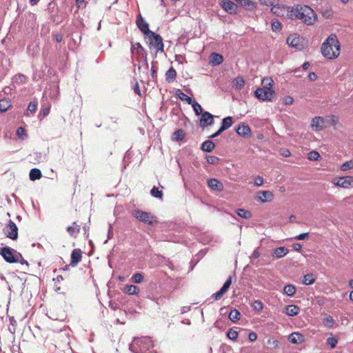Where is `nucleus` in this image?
Returning a JSON list of instances; mask_svg holds the SVG:
<instances>
[{
  "label": "nucleus",
  "instance_id": "nucleus-15",
  "mask_svg": "<svg viewBox=\"0 0 353 353\" xmlns=\"http://www.w3.org/2000/svg\"><path fill=\"white\" fill-rule=\"evenodd\" d=\"M137 25L139 30L146 36H148L152 31L149 30L148 23L143 19L141 14L137 18Z\"/></svg>",
  "mask_w": 353,
  "mask_h": 353
},
{
  "label": "nucleus",
  "instance_id": "nucleus-46",
  "mask_svg": "<svg viewBox=\"0 0 353 353\" xmlns=\"http://www.w3.org/2000/svg\"><path fill=\"white\" fill-rule=\"evenodd\" d=\"M14 79L17 83H26L28 81V77L22 74L15 75Z\"/></svg>",
  "mask_w": 353,
  "mask_h": 353
},
{
  "label": "nucleus",
  "instance_id": "nucleus-29",
  "mask_svg": "<svg viewBox=\"0 0 353 353\" xmlns=\"http://www.w3.org/2000/svg\"><path fill=\"white\" fill-rule=\"evenodd\" d=\"M12 106L11 101L8 99H3L0 100V112L7 111Z\"/></svg>",
  "mask_w": 353,
  "mask_h": 353
},
{
  "label": "nucleus",
  "instance_id": "nucleus-4",
  "mask_svg": "<svg viewBox=\"0 0 353 353\" xmlns=\"http://www.w3.org/2000/svg\"><path fill=\"white\" fill-rule=\"evenodd\" d=\"M147 37L149 39V48L150 49H155L157 53L163 51V39L159 34L152 32Z\"/></svg>",
  "mask_w": 353,
  "mask_h": 353
},
{
  "label": "nucleus",
  "instance_id": "nucleus-54",
  "mask_svg": "<svg viewBox=\"0 0 353 353\" xmlns=\"http://www.w3.org/2000/svg\"><path fill=\"white\" fill-rule=\"evenodd\" d=\"M261 4L267 6H273L274 4H277L279 0H259Z\"/></svg>",
  "mask_w": 353,
  "mask_h": 353
},
{
  "label": "nucleus",
  "instance_id": "nucleus-16",
  "mask_svg": "<svg viewBox=\"0 0 353 353\" xmlns=\"http://www.w3.org/2000/svg\"><path fill=\"white\" fill-rule=\"evenodd\" d=\"M82 254L83 252L79 248L72 250L70 259V265L72 267H75L81 261Z\"/></svg>",
  "mask_w": 353,
  "mask_h": 353
},
{
  "label": "nucleus",
  "instance_id": "nucleus-6",
  "mask_svg": "<svg viewBox=\"0 0 353 353\" xmlns=\"http://www.w3.org/2000/svg\"><path fill=\"white\" fill-rule=\"evenodd\" d=\"M292 7L285 6H278L274 4L272 8L271 12L278 17L290 19V14H291Z\"/></svg>",
  "mask_w": 353,
  "mask_h": 353
},
{
  "label": "nucleus",
  "instance_id": "nucleus-10",
  "mask_svg": "<svg viewBox=\"0 0 353 353\" xmlns=\"http://www.w3.org/2000/svg\"><path fill=\"white\" fill-rule=\"evenodd\" d=\"M4 232L7 237L12 240H15L18 237V228L16 224L12 221H9V223L4 229Z\"/></svg>",
  "mask_w": 353,
  "mask_h": 353
},
{
  "label": "nucleus",
  "instance_id": "nucleus-1",
  "mask_svg": "<svg viewBox=\"0 0 353 353\" xmlns=\"http://www.w3.org/2000/svg\"><path fill=\"white\" fill-rule=\"evenodd\" d=\"M290 19H300L307 26L313 25L316 21V14L314 11L307 6L296 5L292 7Z\"/></svg>",
  "mask_w": 353,
  "mask_h": 353
},
{
  "label": "nucleus",
  "instance_id": "nucleus-28",
  "mask_svg": "<svg viewBox=\"0 0 353 353\" xmlns=\"http://www.w3.org/2000/svg\"><path fill=\"white\" fill-rule=\"evenodd\" d=\"M245 85V81L242 77H237L232 81V86L236 90H241Z\"/></svg>",
  "mask_w": 353,
  "mask_h": 353
},
{
  "label": "nucleus",
  "instance_id": "nucleus-37",
  "mask_svg": "<svg viewBox=\"0 0 353 353\" xmlns=\"http://www.w3.org/2000/svg\"><path fill=\"white\" fill-rule=\"evenodd\" d=\"M185 136V133L183 130L179 129L176 130L172 134V139L175 141H182Z\"/></svg>",
  "mask_w": 353,
  "mask_h": 353
},
{
  "label": "nucleus",
  "instance_id": "nucleus-20",
  "mask_svg": "<svg viewBox=\"0 0 353 353\" xmlns=\"http://www.w3.org/2000/svg\"><path fill=\"white\" fill-rule=\"evenodd\" d=\"M236 132L240 136L249 137L251 134V129L248 125L242 123L236 129Z\"/></svg>",
  "mask_w": 353,
  "mask_h": 353
},
{
  "label": "nucleus",
  "instance_id": "nucleus-62",
  "mask_svg": "<svg viewBox=\"0 0 353 353\" xmlns=\"http://www.w3.org/2000/svg\"><path fill=\"white\" fill-rule=\"evenodd\" d=\"M309 237V233H302L294 237L296 240H305Z\"/></svg>",
  "mask_w": 353,
  "mask_h": 353
},
{
  "label": "nucleus",
  "instance_id": "nucleus-13",
  "mask_svg": "<svg viewBox=\"0 0 353 353\" xmlns=\"http://www.w3.org/2000/svg\"><path fill=\"white\" fill-rule=\"evenodd\" d=\"M274 198V194L269 190H261L256 193V199L261 203L272 201Z\"/></svg>",
  "mask_w": 353,
  "mask_h": 353
},
{
  "label": "nucleus",
  "instance_id": "nucleus-43",
  "mask_svg": "<svg viewBox=\"0 0 353 353\" xmlns=\"http://www.w3.org/2000/svg\"><path fill=\"white\" fill-rule=\"evenodd\" d=\"M63 281V277L61 275H57L53 279V281L54 282V290L56 292H59L61 291V287L59 284Z\"/></svg>",
  "mask_w": 353,
  "mask_h": 353
},
{
  "label": "nucleus",
  "instance_id": "nucleus-51",
  "mask_svg": "<svg viewBox=\"0 0 353 353\" xmlns=\"http://www.w3.org/2000/svg\"><path fill=\"white\" fill-rule=\"evenodd\" d=\"M353 168V160L346 161L343 163L341 166V170L343 171H347Z\"/></svg>",
  "mask_w": 353,
  "mask_h": 353
},
{
  "label": "nucleus",
  "instance_id": "nucleus-21",
  "mask_svg": "<svg viewBox=\"0 0 353 353\" xmlns=\"http://www.w3.org/2000/svg\"><path fill=\"white\" fill-rule=\"evenodd\" d=\"M273 83L274 81L271 77H264L261 81V85L263 88H260L267 92H274V90L272 89Z\"/></svg>",
  "mask_w": 353,
  "mask_h": 353
},
{
  "label": "nucleus",
  "instance_id": "nucleus-24",
  "mask_svg": "<svg viewBox=\"0 0 353 353\" xmlns=\"http://www.w3.org/2000/svg\"><path fill=\"white\" fill-rule=\"evenodd\" d=\"M300 307L296 305H288L285 308V314L290 316L297 315L300 312Z\"/></svg>",
  "mask_w": 353,
  "mask_h": 353
},
{
  "label": "nucleus",
  "instance_id": "nucleus-57",
  "mask_svg": "<svg viewBox=\"0 0 353 353\" xmlns=\"http://www.w3.org/2000/svg\"><path fill=\"white\" fill-rule=\"evenodd\" d=\"M226 292L224 289L221 288L217 292L213 294L212 296L216 301L220 300Z\"/></svg>",
  "mask_w": 353,
  "mask_h": 353
},
{
  "label": "nucleus",
  "instance_id": "nucleus-38",
  "mask_svg": "<svg viewBox=\"0 0 353 353\" xmlns=\"http://www.w3.org/2000/svg\"><path fill=\"white\" fill-rule=\"evenodd\" d=\"M288 253V250L284 247H279L274 250V254L276 258H281Z\"/></svg>",
  "mask_w": 353,
  "mask_h": 353
},
{
  "label": "nucleus",
  "instance_id": "nucleus-27",
  "mask_svg": "<svg viewBox=\"0 0 353 353\" xmlns=\"http://www.w3.org/2000/svg\"><path fill=\"white\" fill-rule=\"evenodd\" d=\"M124 292L130 295L137 294L139 292V288L134 285H125Z\"/></svg>",
  "mask_w": 353,
  "mask_h": 353
},
{
  "label": "nucleus",
  "instance_id": "nucleus-32",
  "mask_svg": "<svg viewBox=\"0 0 353 353\" xmlns=\"http://www.w3.org/2000/svg\"><path fill=\"white\" fill-rule=\"evenodd\" d=\"M315 281H316V277L312 273L307 274L304 275L303 277V283L306 285L313 284Z\"/></svg>",
  "mask_w": 353,
  "mask_h": 353
},
{
  "label": "nucleus",
  "instance_id": "nucleus-41",
  "mask_svg": "<svg viewBox=\"0 0 353 353\" xmlns=\"http://www.w3.org/2000/svg\"><path fill=\"white\" fill-rule=\"evenodd\" d=\"M236 214L243 219H250L252 216V214L250 211L244 210V209H238L236 210Z\"/></svg>",
  "mask_w": 353,
  "mask_h": 353
},
{
  "label": "nucleus",
  "instance_id": "nucleus-33",
  "mask_svg": "<svg viewBox=\"0 0 353 353\" xmlns=\"http://www.w3.org/2000/svg\"><path fill=\"white\" fill-rule=\"evenodd\" d=\"M215 148L214 143L212 141H205L202 143L201 149L205 152H212Z\"/></svg>",
  "mask_w": 353,
  "mask_h": 353
},
{
  "label": "nucleus",
  "instance_id": "nucleus-53",
  "mask_svg": "<svg viewBox=\"0 0 353 353\" xmlns=\"http://www.w3.org/2000/svg\"><path fill=\"white\" fill-rule=\"evenodd\" d=\"M179 98L182 100V101H186L188 104H190L192 103V99L188 97L187 94H185V93H183L182 91H181L180 90H179Z\"/></svg>",
  "mask_w": 353,
  "mask_h": 353
},
{
  "label": "nucleus",
  "instance_id": "nucleus-64",
  "mask_svg": "<svg viewBox=\"0 0 353 353\" xmlns=\"http://www.w3.org/2000/svg\"><path fill=\"white\" fill-rule=\"evenodd\" d=\"M294 101V99L292 97L290 96H286L285 98H284V103L285 105H291Z\"/></svg>",
  "mask_w": 353,
  "mask_h": 353
},
{
  "label": "nucleus",
  "instance_id": "nucleus-60",
  "mask_svg": "<svg viewBox=\"0 0 353 353\" xmlns=\"http://www.w3.org/2000/svg\"><path fill=\"white\" fill-rule=\"evenodd\" d=\"M263 184V179L260 176H257L254 179V185L259 187Z\"/></svg>",
  "mask_w": 353,
  "mask_h": 353
},
{
  "label": "nucleus",
  "instance_id": "nucleus-39",
  "mask_svg": "<svg viewBox=\"0 0 353 353\" xmlns=\"http://www.w3.org/2000/svg\"><path fill=\"white\" fill-rule=\"evenodd\" d=\"M323 323L325 327H326L327 328H331L334 326V321L333 318L331 316L327 315L326 316H325L323 318Z\"/></svg>",
  "mask_w": 353,
  "mask_h": 353
},
{
  "label": "nucleus",
  "instance_id": "nucleus-44",
  "mask_svg": "<svg viewBox=\"0 0 353 353\" xmlns=\"http://www.w3.org/2000/svg\"><path fill=\"white\" fill-rule=\"evenodd\" d=\"M251 306L254 310L258 312H260L263 308V304L260 300H255Z\"/></svg>",
  "mask_w": 353,
  "mask_h": 353
},
{
  "label": "nucleus",
  "instance_id": "nucleus-63",
  "mask_svg": "<svg viewBox=\"0 0 353 353\" xmlns=\"http://www.w3.org/2000/svg\"><path fill=\"white\" fill-rule=\"evenodd\" d=\"M257 339V334L256 332H251L249 333L248 334V339L250 341H256Z\"/></svg>",
  "mask_w": 353,
  "mask_h": 353
},
{
  "label": "nucleus",
  "instance_id": "nucleus-45",
  "mask_svg": "<svg viewBox=\"0 0 353 353\" xmlns=\"http://www.w3.org/2000/svg\"><path fill=\"white\" fill-rule=\"evenodd\" d=\"M151 195L153 197L158 198V199H163V192L162 191L159 190L158 188L154 186L151 191H150Z\"/></svg>",
  "mask_w": 353,
  "mask_h": 353
},
{
  "label": "nucleus",
  "instance_id": "nucleus-35",
  "mask_svg": "<svg viewBox=\"0 0 353 353\" xmlns=\"http://www.w3.org/2000/svg\"><path fill=\"white\" fill-rule=\"evenodd\" d=\"M283 292L289 296H293L296 292V288L292 284L286 285L284 286Z\"/></svg>",
  "mask_w": 353,
  "mask_h": 353
},
{
  "label": "nucleus",
  "instance_id": "nucleus-58",
  "mask_svg": "<svg viewBox=\"0 0 353 353\" xmlns=\"http://www.w3.org/2000/svg\"><path fill=\"white\" fill-rule=\"evenodd\" d=\"M37 108V103L34 101H31L28 106V111L34 112Z\"/></svg>",
  "mask_w": 353,
  "mask_h": 353
},
{
  "label": "nucleus",
  "instance_id": "nucleus-9",
  "mask_svg": "<svg viewBox=\"0 0 353 353\" xmlns=\"http://www.w3.org/2000/svg\"><path fill=\"white\" fill-rule=\"evenodd\" d=\"M12 251V249L9 247H3L1 249L0 254L8 263H17L18 261V258L13 254Z\"/></svg>",
  "mask_w": 353,
  "mask_h": 353
},
{
  "label": "nucleus",
  "instance_id": "nucleus-14",
  "mask_svg": "<svg viewBox=\"0 0 353 353\" xmlns=\"http://www.w3.org/2000/svg\"><path fill=\"white\" fill-rule=\"evenodd\" d=\"M199 121H200V126L202 128H204L208 125H212L214 123V117L212 114L205 111L202 113Z\"/></svg>",
  "mask_w": 353,
  "mask_h": 353
},
{
  "label": "nucleus",
  "instance_id": "nucleus-17",
  "mask_svg": "<svg viewBox=\"0 0 353 353\" xmlns=\"http://www.w3.org/2000/svg\"><path fill=\"white\" fill-rule=\"evenodd\" d=\"M66 230L69 235L76 239L81 231V225L77 221H74L70 225L68 226Z\"/></svg>",
  "mask_w": 353,
  "mask_h": 353
},
{
  "label": "nucleus",
  "instance_id": "nucleus-34",
  "mask_svg": "<svg viewBox=\"0 0 353 353\" xmlns=\"http://www.w3.org/2000/svg\"><path fill=\"white\" fill-rule=\"evenodd\" d=\"M232 125V118L231 117H225L223 119L222 124L221 126V131H225Z\"/></svg>",
  "mask_w": 353,
  "mask_h": 353
},
{
  "label": "nucleus",
  "instance_id": "nucleus-11",
  "mask_svg": "<svg viewBox=\"0 0 353 353\" xmlns=\"http://www.w3.org/2000/svg\"><path fill=\"white\" fill-rule=\"evenodd\" d=\"M254 95L259 100L272 101L274 97L275 92H267L261 88H257L254 92Z\"/></svg>",
  "mask_w": 353,
  "mask_h": 353
},
{
  "label": "nucleus",
  "instance_id": "nucleus-8",
  "mask_svg": "<svg viewBox=\"0 0 353 353\" xmlns=\"http://www.w3.org/2000/svg\"><path fill=\"white\" fill-rule=\"evenodd\" d=\"M136 343L139 347V350L141 353H146L150 349L152 348L154 345L153 342L150 338L143 337L139 339Z\"/></svg>",
  "mask_w": 353,
  "mask_h": 353
},
{
  "label": "nucleus",
  "instance_id": "nucleus-7",
  "mask_svg": "<svg viewBox=\"0 0 353 353\" xmlns=\"http://www.w3.org/2000/svg\"><path fill=\"white\" fill-rule=\"evenodd\" d=\"M332 183L336 186L343 188H353V176L335 178L333 179Z\"/></svg>",
  "mask_w": 353,
  "mask_h": 353
},
{
  "label": "nucleus",
  "instance_id": "nucleus-2",
  "mask_svg": "<svg viewBox=\"0 0 353 353\" xmlns=\"http://www.w3.org/2000/svg\"><path fill=\"white\" fill-rule=\"evenodd\" d=\"M323 56L329 59L339 57L341 52V45L334 34H331L322 43L321 48Z\"/></svg>",
  "mask_w": 353,
  "mask_h": 353
},
{
  "label": "nucleus",
  "instance_id": "nucleus-5",
  "mask_svg": "<svg viewBox=\"0 0 353 353\" xmlns=\"http://www.w3.org/2000/svg\"><path fill=\"white\" fill-rule=\"evenodd\" d=\"M287 43L290 46L301 50L305 48L307 42L296 34H290L287 39Z\"/></svg>",
  "mask_w": 353,
  "mask_h": 353
},
{
  "label": "nucleus",
  "instance_id": "nucleus-61",
  "mask_svg": "<svg viewBox=\"0 0 353 353\" xmlns=\"http://www.w3.org/2000/svg\"><path fill=\"white\" fill-rule=\"evenodd\" d=\"M231 283H232V277L229 276L228 278V279L226 280V281L224 283V284H223V285L222 286L221 288H223L225 290L228 291V290L229 289Z\"/></svg>",
  "mask_w": 353,
  "mask_h": 353
},
{
  "label": "nucleus",
  "instance_id": "nucleus-22",
  "mask_svg": "<svg viewBox=\"0 0 353 353\" xmlns=\"http://www.w3.org/2000/svg\"><path fill=\"white\" fill-rule=\"evenodd\" d=\"M208 185L211 189L214 190L221 191L223 189V183L216 179H209L208 181Z\"/></svg>",
  "mask_w": 353,
  "mask_h": 353
},
{
  "label": "nucleus",
  "instance_id": "nucleus-25",
  "mask_svg": "<svg viewBox=\"0 0 353 353\" xmlns=\"http://www.w3.org/2000/svg\"><path fill=\"white\" fill-rule=\"evenodd\" d=\"M210 63L213 65H218L221 64L223 61V56L220 54L215 53V52H213L210 55Z\"/></svg>",
  "mask_w": 353,
  "mask_h": 353
},
{
  "label": "nucleus",
  "instance_id": "nucleus-18",
  "mask_svg": "<svg viewBox=\"0 0 353 353\" xmlns=\"http://www.w3.org/2000/svg\"><path fill=\"white\" fill-rule=\"evenodd\" d=\"M222 8L230 14L236 13L237 6L233 1L228 0L224 1L221 3Z\"/></svg>",
  "mask_w": 353,
  "mask_h": 353
},
{
  "label": "nucleus",
  "instance_id": "nucleus-12",
  "mask_svg": "<svg viewBox=\"0 0 353 353\" xmlns=\"http://www.w3.org/2000/svg\"><path fill=\"white\" fill-rule=\"evenodd\" d=\"M326 118L322 117H315L311 121V128L314 131H321L326 128Z\"/></svg>",
  "mask_w": 353,
  "mask_h": 353
},
{
  "label": "nucleus",
  "instance_id": "nucleus-52",
  "mask_svg": "<svg viewBox=\"0 0 353 353\" xmlns=\"http://www.w3.org/2000/svg\"><path fill=\"white\" fill-rule=\"evenodd\" d=\"M267 344H268L269 348H271V349L277 348L279 345V341L274 339H269L267 341Z\"/></svg>",
  "mask_w": 353,
  "mask_h": 353
},
{
  "label": "nucleus",
  "instance_id": "nucleus-56",
  "mask_svg": "<svg viewBox=\"0 0 353 353\" xmlns=\"http://www.w3.org/2000/svg\"><path fill=\"white\" fill-rule=\"evenodd\" d=\"M17 134L19 138H21L22 139H24L27 137L26 130L23 127H19L17 128Z\"/></svg>",
  "mask_w": 353,
  "mask_h": 353
},
{
  "label": "nucleus",
  "instance_id": "nucleus-31",
  "mask_svg": "<svg viewBox=\"0 0 353 353\" xmlns=\"http://www.w3.org/2000/svg\"><path fill=\"white\" fill-rule=\"evenodd\" d=\"M241 6L245 7L247 10H252L255 8V3L250 0H235Z\"/></svg>",
  "mask_w": 353,
  "mask_h": 353
},
{
  "label": "nucleus",
  "instance_id": "nucleus-47",
  "mask_svg": "<svg viewBox=\"0 0 353 353\" xmlns=\"http://www.w3.org/2000/svg\"><path fill=\"white\" fill-rule=\"evenodd\" d=\"M238 332L232 328H230L227 332L228 337L232 341H236L238 338Z\"/></svg>",
  "mask_w": 353,
  "mask_h": 353
},
{
  "label": "nucleus",
  "instance_id": "nucleus-36",
  "mask_svg": "<svg viewBox=\"0 0 353 353\" xmlns=\"http://www.w3.org/2000/svg\"><path fill=\"white\" fill-rule=\"evenodd\" d=\"M241 316V314L238 310L233 309L230 311L229 314V319L232 322H236L239 320Z\"/></svg>",
  "mask_w": 353,
  "mask_h": 353
},
{
  "label": "nucleus",
  "instance_id": "nucleus-59",
  "mask_svg": "<svg viewBox=\"0 0 353 353\" xmlns=\"http://www.w3.org/2000/svg\"><path fill=\"white\" fill-rule=\"evenodd\" d=\"M206 160L208 163L214 164L219 161V158L215 156H208Z\"/></svg>",
  "mask_w": 353,
  "mask_h": 353
},
{
  "label": "nucleus",
  "instance_id": "nucleus-42",
  "mask_svg": "<svg viewBox=\"0 0 353 353\" xmlns=\"http://www.w3.org/2000/svg\"><path fill=\"white\" fill-rule=\"evenodd\" d=\"M193 108V110L196 114V115H199V114H202V112H203V108L201 107V105L198 103L196 101H192V103H190Z\"/></svg>",
  "mask_w": 353,
  "mask_h": 353
},
{
  "label": "nucleus",
  "instance_id": "nucleus-23",
  "mask_svg": "<svg viewBox=\"0 0 353 353\" xmlns=\"http://www.w3.org/2000/svg\"><path fill=\"white\" fill-rule=\"evenodd\" d=\"M289 341L294 344L301 343L304 341V338L302 334L294 332L289 336Z\"/></svg>",
  "mask_w": 353,
  "mask_h": 353
},
{
  "label": "nucleus",
  "instance_id": "nucleus-48",
  "mask_svg": "<svg viewBox=\"0 0 353 353\" xmlns=\"http://www.w3.org/2000/svg\"><path fill=\"white\" fill-rule=\"evenodd\" d=\"M320 154L316 151H311L307 154V159L310 161H317L320 158Z\"/></svg>",
  "mask_w": 353,
  "mask_h": 353
},
{
  "label": "nucleus",
  "instance_id": "nucleus-19",
  "mask_svg": "<svg viewBox=\"0 0 353 353\" xmlns=\"http://www.w3.org/2000/svg\"><path fill=\"white\" fill-rule=\"evenodd\" d=\"M131 52L132 53L136 52L138 55H141L142 57H146L147 52L145 48L141 46L140 43H132L131 46Z\"/></svg>",
  "mask_w": 353,
  "mask_h": 353
},
{
  "label": "nucleus",
  "instance_id": "nucleus-49",
  "mask_svg": "<svg viewBox=\"0 0 353 353\" xmlns=\"http://www.w3.org/2000/svg\"><path fill=\"white\" fill-rule=\"evenodd\" d=\"M326 343L330 348L334 349L338 343V340L335 337H329L326 341Z\"/></svg>",
  "mask_w": 353,
  "mask_h": 353
},
{
  "label": "nucleus",
  "instance_id": "nucleus-40",
  "mask_svg": "<svg viewBox=\"0 0 353 353\" xmlns=\"http://www.w3.org/2000/svg\"><path fill=\"white\" fill-rule=\"evenodd\" d=\"M271 28L274 32H279L281 30L282 24L279 20L274 19L272 20Z\"/></svg>",
  "mask_w": 353,
  "mask_h": 353
},
{
  "label": "nucleus",
  "instance_id": "nucleus-26",
  "mask_svg": "<svg viewBox=\"0 0 353 353\" xmlns=\"http://www.w3.org/2000/svg\"><path fill=\"white\" fill-rule=\"evenodd\" d=\"M176 77V72L173 67H171L165 73V80L168 83H172Z\"/></svg>",
  "mask_w": 353,
  "mask_h": 353
},
{
  "label": "nucleus",
  "instance_id": "nucleus-30",
  "mask_svg": "<svg viewBox=\"0 0 353 353\" xmlns=\"http://www.w3.org/2000/svg\"><path fill=\"white\" fill-rule=\"evenodd\" d=\"M42 176L41 172L39 169L33 168L30 170L29 177L31 181L40 179Z\"/></svg>",
  "mask_w": 353,
  "mask_h": 353
},
{
  "label": "nucleus",
  "instance_id": "nucleus-3",
  "mask_svg": "<svg viewBox=\"0 0 353 353\" xmlns=\"http://www.w3.org/2000/svg\"><path fill=\"white\" fill-rule=\"evenodd\" d=\"M132 214L137 220L148 224V225H152L154 223L157 222V217L148 212L134 210L132 211Z\"/></svg>",
  "mask_w": 353,
  "mask_h": 353
},
{
  "label": "nucleus",
  "instance_id": "nucleus-55",
  "mask_svg": "<svg viewBox=\"0 0 353 353\" xmlns=\"http://www.w3.org/2000/svg\"><path fill=\"white\" fill-rule=\"evenodd\" d=\"M325 118L329 119L330 124L332 126H335L339 123V117L336 115H330Z\"/></svg>",
  "mask_w": 353,
  "mask_h": 353
},
{
  "label": "nucleus",
  "instance_id": "nucleus-50",
  "mask_svg": "<svg viewBox=\"0 0 353 353\" xmlns=\"http://www.w3.org/2000/svg\"><path fill=\"white\" fill-rule=\"evenodd\" d=\"M132 282L140 283L143 281V276L141 273H135L131 278Z\"/></svg>",
  "mask_w": 353,
  "mask_h": 353
}]
</instances>
